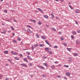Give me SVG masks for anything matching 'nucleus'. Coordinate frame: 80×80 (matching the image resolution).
<instances>
[{"label":"nucleus","mask_w":80,"mask_h":80,"mask_svg":"<svg viewBox=\"0 0 80 80\" xmlns=\"http://www.w3.org/2000/svg\"><path fill=\"white\" fill-rule=\"evenodd\" d=\"M4 12L5 13H7V10H4Z\"/></svg>","instance_id":"36"},{"label":"nucleus","mask_w":80,"mask_h":80,"mask_svg":"<svg viewBox=\"0 0 80 80\" xmlns=\"http://www.w3.org/2000/svg\"><path fill=\"white\" fill-rule=\"evenodd\" d=\"M72 33L73 35H77V32L75 31H73Z\"/></svg>","instance_id":"18"},{"label":"nucleus","mask_w":80,"mask_h":80,"mask_svg":"<svg viewBox=\"0 0 80 80\" xmlns=\"http://www.w3.org/2000/svg\"><path fill=\"white\" fill-rule=\"evenodd\" d=\"M13 42H14V43H17V41L15 40H13Z\"/></svg>","instance_id":"44"},{"label":"nucleus","mask_w":80,"mask_h":80,"mask_svg":"<svg viewBox=\"0 0 80 80\" xmlns=\"http://www.w3.org/2000/svg\"><path fill=\"white\" fill-rule=\"evenodd\" d=\"M73 55L74 56H78V54L77 53H73Z\"/></svg>","instance_id":"10"},{"label":"nucleus","mask_w":80,"mask_h":80,"mask_svg":"<svg viewBox=\"0 0 80 80\" xmlns=\"http://www.w3.org/2000/svg\"><path fill=\"white\" fill-rule=\"evenodd\" d=\"M54 63H56V64L58 63V62H57V61L54 62Z\"/></svg>","instance_id":"54"},{"label":"nucleus","mask_w":80,"mask_h":80,"mask_svg":"<svg viewBox=\"0 0 80 80\" xmlns=\"http://www.w3.org/2000/svg\"><path fill=\"white\" fill-rule=\"evenodd\" d=\"M27 31L29 33H32V31H30V29H27Z\"/></svg>","instance_id":"7"},{"label":"nucleus","mask_w":80,"mask_h":80,"mask_svg":"<svg viewBox=\"0 0 80 80\" xmlns=\"http://www.w3.org/2000/svg\"><path fill=\"white\" fill-rule=\"evenodd\" d=\"M61 40H63V38H61Z\"/></svg>","instance_id":"50"},{"label":"nucleus","mask_w":80,"mask_h":80,"mask_svg":"<svg viewBox=\"0 0 80 80\" xmlns=\"http://www.w3.org/2000/svg\"><path fill=\"white\" fill-rule=\"evenodd\" d=\"M66 75L67 77H70V73L69 72H66Z\"/></svg>","instance_id":"3"},{"label":"nucleus","mask_w":80,"mask_h":80,"mask_svg":"<svg viewBox=\"0 0 80 80\" xmlns=\"http://www.w3.org/2000/svg\"><path fill=\"white\" fill-rule=\"evenodd\" d=\"M20 65L22 66V67H27V65L25 64H21Z\"/></svg>","instance_id":"1"},{"label":"nucleus","mask_w":80,"mask_h":80,"mask_svg":"<svg viewBox=\"0 0 80 80\" xmlns=\"http://www.w3.org/2000/svg\"><path fill=\"white\" fill-rule=\"evenodd\" d=\"M29 65H30V66H32V63H31L29 64Z\"/></svg>","instance_id":"49"},{"label":"nucleus","mask_w":80,"mask_h":80,"mask_svg":"<svg viewBox=\"0 0 80 80\" xmlns=\"http://www.w3.org/2000/svg\"><path fill=\"white\" fill-rule=\"evenodd\" d=\"M26 27H28V28H32V27L31 26H30L29 25H27L26 26Z\"/></svg>","instance_id":"25"},{"label":"nucleus","mask_w":80,"mask_h":80,"mask_svg":"<svg viewBox=\"0 0 80 80\" xmlns=\"http://www.w3.org/2000/svg\"><path fill=\"white\" fill-rule=\"evenodd\" d=\"M11 32V31H8V33H10Z\"/></svg>","instance_id":"51"},{"label":"nucleus","mask_w":80,"mask_h":80,"mask_svg":"<svg viewBox=\"0 0 80 80\" xmlns=\"http://www.w3.org/2000/svg\"><path fill=\"white\" fill-rule=\"evenodd\" d=\"M76 23L77 24V25H78V22L77 21H75Z\"/></svg>","instance_id":"53"},{"label":"nucleus","mask_w":80,"mask_h":80,"mask_svg":"<svg viewBox=\"0 0 80 80\" xmlns=\"http://www.w3.org/2000/svg\"><path fill=\"white\" fill-rule=\"evenodd\" d=\"M4 53H5V54H8V51H5L4 52Z\"/></svg>","instance_id":"11"},{"label":"nucleus","mask_w":80,"mask_h":80,"mask_svg":"<svg viewBox=\"0 0 80 80\" xmlns=\"http://www.w3.org/2000/svg\"><path fill=\"white\" fill-rule=\"evenodd\" d=\"M64 78L65 80H67V78H66V77H65V76L64 77Z\"/></svg>","instance_id":"47"},{"label":"nucleus","mask_w":80,"mask_h":80,"mask_svg":"<svg viewBox=\"0 0 80 80\" xmlns=\"http://www.w3.org/2000/svg\"><path fill=\"white\" fill-rule=\"evenodd\" d=\"M60 1H61L62 2H63V0H60Z\"/></svg>","instance_id":"63"},{"label":"nucleus","mask_w":80,"mask_h":80,"mask_svg":"<svg viewBox=\"0 0 80 80\" xmlns=\"http://www.w3.org/2000/svg\"><path fill=\"white\" fill-rule=\"evenodd\" d=\"M42 77H45V75H43H43H42Z\"/></svg>","instance_id":"56"},{"label":"nucleus","mask_w":80,"mask_h":80,"mask_svg":"<svg viewBox=\"0 0 80 80\" xmlns=\"http://www.w3.org/2000/svg\"><path fill=\"white\" fill-rule=\"evenodd\" d=\"M36 36L37 37V38H39L40 37V36H39V35L37 34L36 35Z\"/></svg>","instance_id":"37"},{"label":"nucleus","mask_w":80,"mask_h":80,"mask_svg":"<svg viewBox=\"0 0 80 80\" xmlns=\"http://www.w3.org/2000/svg\"><path fill=\"white\" fill-rule=\"evenodd\" d=\"M68 3H69V5H70V4H71V3H70V2H68Z\"/></svg>","instance_id":"61"},{"label":"nucleus","mask_w":80,"mask_h":80,"mask_svg":"<svg viewBox=\"0 0 80 80\" xmlns=\"http://www.w3.org/2000/svg\"><path fill=\"white\" fill-rule=\"evenodd\" d=\"M23 60L24 61H25V62H28V60L27 59L24 58Z\"/></svg>","instance_id":"21"},{"label":"nucleus","mask_w":80,"mask_h":80,"mask_svg":"<svg viewBox=\"0 0 80 80\" xmlns=\"http://www.w3.org/2000/svg\"><path fill=\"white\" fill-rule=\"evenodd\" d=\"M64 66L65 67H66V68H68V67H69V66L68 65H64Z\"/></svg>","instance_id":"28"},{"label":"nucleus","mask_w":80,"mask_h":80,"mask_svg":"<svg viewBox=\"0 0 80 80\" xmlns=\"http://www.w3.org/2000/svg\"><path fill=\"white\" fill-rule=\"evenodd\" d=\"M11 28L12 30H14L15 29H14V28L12 26H11Z\"/></svg>","instance_id":"31"},{"label":"nucleus","mask_w":80,"mask_h":80,"mask_svg":"<svg viewBox=\"0 0 80 80\" xmlns=\"http://www.w3.org/2000/svg\"><path fill=\"white\" fill-rule=\"evenodd\" d=\"M38 47V44H35L34 45V47Z\"/></svg>","instance_id":"33"},{"label":"nucleus","mask_w":80,"mask_h":80,"mask_svg":"<svg viewBox=\"0 0 80 80\" xmlns=\"http://www.w3.org/2000/svg\"><path fill=\"white\" fill-rule=\"evenodd\" d=\"M11 54H13V51H11Z\"/></svg>","instance_id":"58"},{"label":"nucleus","mask_w":80,"mask_h":80,"mask_svg":"<svg viewBox=\"0 0 80 80\" xmlns=\"http://www.w3.org/2000/svg\"><path fill=\"white\" fill-rule=\"evenodd\" d=\"M45 42H46V43H47V44H48V45H49V44L50 43H49V42H48V40H46L45 41Z\"/></svg>","instance_id":"13"},{"label":"nucleus","mask_w":80,"mask_h":80,"mask_svg":"<svg viewBox=\"0 0 80 80\" xmlns=\"http://www.w3.org/2000/svg\"><path fill=\"white\" fill-rule=\"evenodd\" d=\"M71 37L72 38V39L74 38V36L73 35H71Z\"/></svg>","instance_id":"39"},{"label":"nucleus","mask_w":80,"mask_h":80,"mask_svg":"<svg viewBox=\"0 0 80 80\" xmlns=\"http://www.w3.org/2000/svg\"><path fill=\"white\" fill-rule=\"evenodd\" d=\"M43 64L46 66V67H48V65H47V64L46 63H44Z\"/></svg>","instance_id":"27"},{"label":"nucleus","mask_w":80,"mask_h":80,"mask_svg":"<svg viewBox=\"0 0 80 80\" xmlns=\"http://www.w3.org/2000/svg\"><path fill=\"white\" fill-rule=\"evenodd\" d=\"M6 66H8V64H6Z\"/></svg>","instance_id":"64"},{"label":"nucleus","mask_w":80,"mask_h":80,"mask_svg":"<svg viewBox=\"0 0 80 80\" xmlns=\"http://www.w3.org/2000/svg\"><path fill=\"white\" fill-rule=\"evenodd\" d=\"M55 1H56L57 2H58V0H55Z\"/></svg>","instance_id":"62"},{"label":"nucleus","mask_w":80,"mask_h":80,"mask_svg":"<svg viewBox=\"0 0 80 80\" xmlns=\"http://www.w3.org/2000/svg\"><path fill=\"white\" fill-rule=\"evenodd\" d=\"M50 54H52V52H49Z\"/></svg>","instance_id":"52"},{"label":"nucleus","mask_w":80,"mask_h":80,"mask_svg":"<svg viewBox=\"0 0 80 80\" xmlns=\"http://www.w3.org/2000/svg\"><path fill=\"white\" fill-rule=\"evenodd\" d=\"M62 45H64V46H65V47H67V44L66 43H62Z\"/></svg>","instance_id":"14"},{"label":"nucleus","mask_w":80,"mask_h":80,"mask_svg":"<svg viewBox=\"0 0 80 80\" xmlns=\"http://www.w3.org/2000/svg\"><path fill=\"white\" fill-rule=\"evenodd\" d=\"M59 35H61L62 34V33L60 32H59Z\"/></svg>","instance_id":"55"},{"label":"nucleus","mask_w":80,"mask_h":80,"mask_svg":"<svg viewBox=\"0 0 80 80\" xmlns=\"http://www.w3.org/2000/svg\"><path fill=\"white\" fill-rule=\"evenodd\" d=\"M41 38L42 39H43L44 40H45V39H47V37L44 36H41Z\"/></svg>","instance_id":"5"},{"label":"nucleus","mask_w":80,"mask_h":80,"mask_svg":"<svg viewBox=\"0 0 80 80\" xmlns=\"http://www.w3.org/2000/svg\"><path fill=\"white\" fill-rule=\"evenodd\" d=\"M54 48H58V47H57V46H54Z\"/></svg>","instance_id":"43"},{"label":"nucleus","mask_w":80,"mask_h":80,"mask_svg":"<svg viewBox=\"0 0 80 80\" xmlns=\"http://www.w3.org/2000/svg\"><path fill=\"white\" fill-rule=\"evenodd\" d=\"M14 22H17V20H14Z\"/></svg>","instance_id":"46"},{"label":"nucleus","mask_w":80,"mask_h":80,"mask_svg":"<svg viewBox=\"0 0 80 80\" xmlns=\"http://www.w3.org/2000/svg\"><path fill=\"white\" fill-rule=\"evenodd\" d=\"M69 6V7H70V8H72V6Z\"/></svg>","instance_id":"59"},{"label":"nucleus","mask_w":80,"mask_h":80,"mask_svg":"<svg viewBox=\"0 0 80 80\" xmlns=\"http://www.w3.org/2000/svg\"><path fill=\"white\" fill-rule=\"evenodd\" d=\"M13 36H15V33H13Z\"/></svg>","instance_id":"60"},{"label":"nucleus","mask_w":80,"mask_h":80,"mask_svg":"<svg viewBox=\"0 0 80 80\" xmlns=\"http://www.w3.org/2000/svg\"><path fill=\"white\" fill-rule=\"evenodd\" d=\"M49 45V47H52V45L51 44H48Z\"/></svg>","instance_id":"48"},{"label":"nucleus","mask_w":80,"mask_h":80,"mask_svg":"<svg viewBox=\"0 0 80 80\" xmlns=\"http://www.w3.org/2000/svg\"><path fill=\"white\" fill-rule=\"evenodd\" d=\"M76 13H80V10L79 9H77L75 10Z\"/></svg>","instance_id":"2"},{"label":"nucleus","mask_w":80,"mask_h":80,"mask_svg":"<svg viewBox=\"0 0 80 80\" xmlns=\"http://www.w3.org/2000/svg\"><path fill=\"white\" fill-rule=\"evenodd\" d=\"M39 45L40 47H43L44 46V45L43 44H39Z\"/></svg>","instance_id":"20"},{"label":"nucleus","mask_w":80,"mask_h":80,"mask_svg":"<svg viewBox=\"0 0 80 80\" xmlns=\"http://www.w3.org/2000/svg\"><path fill=\"white\" fill-rule=\"evenodd\" d=\"M27 57L28 59V60H32V58H31V57L29 56H28Z\"/></svg>","instance_id":"6"},{"label":"nucleus","mask_w":80,"mask_h":80,"mask_svg":"<svg viewBox=\"0 0 80 80\" xmlns=\"http://www.w3.org/2000/svg\"><path fill=\"white\" fill-rule=\"evenodd\" d=\"M45 50L46 51H48L49 50V48H45Z\"/></svg>","instance_id":"17"},{"label":"nucleus","mask_w":80,"mask_h":80,"mask_svg":"<svg viewBox=\"0 0 80 80\" xmlns=\"http://www.w3.org/2000/svg\"><path fill=\"white\" fill-rule=\"evenodd\" d=\"M51 68H52V69H53V68H55V66H52L51 67Z\"/></svg>","instance_id":"29"},{"label":"nucleus","mask_w":80,"mask_h":80,"mask_svg":"<svg viewBox=\"0 0 80 80\" xmlns=\"http://www.w3.org/2000/svg\"><path fill=\"white\" fill-rule=\"evenodd\" d=\"M13 55H18V53L14 52L13 53Z\"/></svg>","instance_id":"16"},{"label":"nucleus","mask_w":80,"mask_h":80,"mask_svg":"<svg viewBox=\"0 0 80 80\" xmlns=\"http://www.w3.org/2000/svg\"><path fill=\"white\" fill-rule=\"evenodd\" d=\"M57 77L58 78H60L61 77V76L60 75L58 76Z\"/></svg>","instance_id":"45"},{"label":"nucleus","mask_w":80,"mask_h":80,"mask_svg":"<svg viewBox=\"0 0 80 80\" xmlns=\"http://www.w3.org/2000/svg\"><path fill=\"white\" fill-rule=\"evenodd\" d=\"M18 41H20V40H21V39L20 38H18Z\"/></svg>","instance_id":"30"},{"label":"nucleus","mask_w":80,"mask_h":80,"mask_svg":"<svg viewBox=\"0 0 80 80\" xmlns=\"http://www.w3.org/2000/svg\"><path fill=\"white\" fill-rule=\"evenodd\" d=\"M76 43H77V44H78V45H79V44H80V41H79V40H77L76 41Z\"/></svg>","instance_id":"4"},{"label":"nucleus","mask_w":80,"mask_h":80,"mask_svg":"<svg viewBox=\"0 0 80 80\" xmlns=\"http://www.w3.org/2000/svg\"><path fill=\"white\" fill-rule=\"evenodd\" d=\"M38 10H39V11H40V12H41V13H42L43 12V11H42V10L40 8H38Z\"/></svg>","instance_id":"9"},{"label":"nucleus","mask_w":80,"mask_h":80,"mask_svg":"<svg viewBox=\"0 0 80 80\" xmlns=\"http://www.w3.org/2000/svg\"><path fill=\"white\" fill-rule=\"evenodd\" d=\"M67 49L69 52H71V51L70 50V49H71V48H67Z\"/></svg>","instance_id":"19"},{"label":"nucleus","mask_w":80,"mask_h":80,"mask_svg":"<svg viewBox=\"0 0 80 80\" xmlns=\"http://www.w3.org/2000/svg\"><path fill=\"white\" fill-rule=\"evenodd\" d=\"M19 56H20V57H23V55H22V54H20Z\"/></svg>","instance_id":"42"},{"label":"nucleus","mask_w":80,"mask_h":80,"mask_svg":"<svg viewBox=\"0 0 80 80\" xmlns=\"http://www.w3.org/2000/svg\"><path fill=\"white\" fill-rule=\"evenodd\" d=\"M32 48V50H33L34 49V48H33V46H32V47H31Z\"/></svg>","instance_id":"35"},{"label":"nucleus","mask_w":80,"mask_h":80,"mask_svg":"<svg viewBox=\"0 0 80 80\" xmlns=\"http://www.w3.org/2000/svg\"><path fill=\"white\" fill-rule=\"evenodd\" d=\"M26 53H27L28 55H30V53L29 52H26Z\"/></svg>","instance_id":"26"},{"label":"nucleus","mask_w":80,"mask_h":80,"mask_svg":"<svg viewBox=\"0 0 80 80\" xmlns=\"http://www.w3.org/2000/svg\"><path fill=\"white\" fill-rule=\"evenodd\" d=\"M51 16L52 17V18H54V15H53V14H51Z\"/></svg>","instance_id":"24"},{"label":"nucleus","mask_w":80,"mask_h":80,"mask_svg":"<svg viewBox=\"0 0 80 80\" xmlns=\"http://www.w3.org/2000/svg\"><path fill=\"white\" fill-rule=\"evenodd\" d=\"M39 68H41V69H44V67H43L42 66H39Z\"/></svg>","instance_id":"15"},{"label":"nucleus","mask_w":80,"mask_h":80,"mask_svg":"<svg viewBox=\"0 0 80 80\" xmlns=\"http://www.w3.org/2000/svg\"><path fill=\"white\" fill-rule=\"evenodd\" d=\"M42 58H43V59H46V58H47V57L45 56H43L42 57Z\"/></svg>","instance_id":"32"},{"label":"nucleus","mask_w":80,"mask_h":80,"mask_svg":"<svg viewBox=\"0 0 80 80\" xmlns=\"http://www.w3.org/2000/svg\"><path fill=\"white\" fill-rule=\"evenodd\" d=\"M56 18H57V19H59V18H58V17H56Z\"/></svg>","instance_id":"57"},{"label":"nucleus","mask_w":80,"mask_h":80,"mask_svg":"<svg viewBox=\"0 0 80 80\" xmlns=\"http://www.w3.org/2000/svg\"><path fill=\"white\" fill-rule=\"evenodd\" d=\"M38 23L39 25H42V22H38Z\"/></svg>","instance_id":"40"},{"label":"nucleus","mask_w":80,"mask_h":80,"mask_svg":"<svg viewBox=\"0 0 80 80\" xmlns=\"http://www.w3.org/2000/svg\"><path fill=\"white\" fill-rule=\"evenodd\" d=\"M1 32L3 34H5L6 33V31L2 32Z\"/></svg>","instance_id":"23"},{"label":"nucleus","mask_w":80,"mask_h":80,"mask_svg":"<svg viewBox=\"0 0 80 80\" xmlns=\"http://www.w3.org/2000/svg\"><path fill=\"white\" fill-rule=\"evenodd\" d=\"M31 21L32 22H33L34 23H35L36 22V21H35L34 20L31 19Z\"/></svg>","instance_id":"12"},{"label":"nucleus","mask_w":80,"mask_h":80,"mask_svg":"<svg viewBox=\"0 0 80 80\" xmlns=\"http://www.w3.org/2000/svg\"><path fill=\"white\" fill-rule=\"evenodd\" d=\"M44 17L45 18H48V16L47 15H44Z\"/></svg>","instance_id":"8"},{"label":"nucleus","mask_w":80,"mask_h":80,"mask_svg":"<svg viewBox=\"0 0 80 80\" xmlns=\"http://www.w3.org/2000/svg\"><path fill=\"white\" fill-rule=\"evenodd\" d=\"M14 59L15 60H19V58H18L16 57H14Z\"/></svg>","instance_id":"22"},{"label":"nucleus","mask_w":80,"mask_h":80,"mask_svg":"<svg viewBox=\"0 0 80 80\" xmlns=\"http://www.w3.org/2000/svg\"><path fill=\"white\" fill-rule=\"evenodd\" d=\"M52 30L53 31H54V32H55V31H56V29L54 28H52Z\"/></svg>","instance_id":"34"},{"label":"nucleus","mask_w":80,"mask_h":80,"mask_svg":"<svg viewBox=\"0 0 80 80\" xmlns=\"http://www.w3.org/2000/svg\"><path fill=\"white\" fill-rule=\"evenodd\" d=\"M77 33H80V30H78L77 31Z\"/></svg>","instance_id":"38"},{"label":"nucleus","mask_w":80,"mask_h":80,"mask_svg":"<svg viewBox=\"0 0 80 80\" xmlns=\"http://www.w3.org/2000/svg\"><path fill=\"white\" fill-rule=\"evenodd\" d=\"M5 80H10V78H6Z\"/></svg>","instance_id":"41"}]
</instances>
